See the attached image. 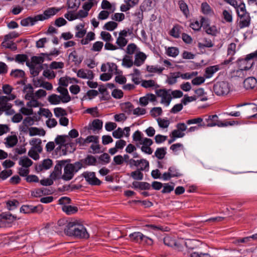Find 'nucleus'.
Masks as SVG:
<instances>
[{"instance_id": "f257e3e1", "label": "nucleus", "mask_w": 257, "mask_h": 257, "mask_svg": "<svg viewBox=\"0 0 257 257\" xmlns=\"http://www.w3.org/2000/svg\"><path fill=\"white\" fill-rule=\"evenodd\" d=\"M254 58L251 53L247 55L244 58H239L236 62L239 69L237 70L236 73L250 69L254 64Z\"/></svg>"}, {"instance_id": "f03ea898", "label": "nucleus", "mask_w": 257, "mask_h": 257, "mask_svg": "<svg viewBox=\"0 0 257 257\" xmlns=\"http://www.w3.org/2000/svg\"><path fill=\"white\" fill-rule=\"evenodd\" d=\"M213 88L215 94L218 96H224L229 93L231 86L227 81H221L215 83Z\"/></svg>"}, {"instance_id": "7ed1b4c3", "label": "nucleus", "mask_w": 257, "mask_h": 257, "mask_svg": "<svg viewBox=\"0 0 257 257\" xmlns=\"http://www.w3.org/2000/svg\"><path fill=\"white\" fill-rule=\"evenodd\" d=\"M19 218L17 216L12 215L10 212H2L0 214L1 227H10L15 221Z\"/></svg>"}, {"instance_id": "20e7f679", "label": "nucleus", "mask_w": 257, "mask_h": 257, "mask_svg": "<svg viewBox=\"0 0 257 257\" xmlns=\"http://www.w3.org/2000/svg\"><path fill=\"white\" fill-rule=\"evenodd\" d=\"M82 167V164L79 162L74 164H68L64 167V174L61 177H73Z\"/></svg>"}, {"instance_id": "39448f33", "label": "nucleus", "mask_w": 257, "mask_h": 257, "mask_svg": "<svg viewBox=\"0 0 257 257\" xmlns=\"http://www.w3.org/2000/svg\"><path fill=\"white\" fill-rule=\"evenodd\" d=\"M44 210L43 205L39 204L37 206L32 205H23L20 208V211L25 214H40Z\"/></svg>"}, {"instance_id": "423d86ee", "label": "nucleus", "mask_w": 257, "mask_h": 257, "mask_svg": "<svg viewBox=\"0 0 257 257\" xmlns=\"http://www.w3.org/2000/svg\"><path fill=\"white\" fill-rule=\"evenodd\" d=\"M205 121L206 123L203 121L199 125L201 127H212L216 125L221 127L220 123H221V121L218 119V116L216 114L207 116V117L205 118Z\"/></svg>"}, {"instance_id": "0eeeda50", "label": "nucleus", "mask_w": 257, "mask_h": 257, "mask_svg": "<svg viewBox=\"0 0 257 257\" xmlns=\"http://www.w3.org/2000/svg\"><path fill=\"white\" fill-rule=\"evenodd\" d=\"M74 234L73 238L74 239H88L89 237V234L88 233L85 227L79 223L76 230L74 232Z\"/></svg>"}, {"instance_id": "6e6552de", "label": "nucleus", "mask_w": 257, "mask_h": 257, "mask_svg": "<svg viewBox=\"0 0 257 257\" xmlns=\"http://www.w3.org/2000/svg\"><path fill=\"white\" fill-rule=\"evenodd\" d=\"M79 223L76 221L69 222L66 228L64 229L65 234L69 237H73L74 232L77 229Z\"/></svg>"}, {"instance_id": "1a4fd4ad", "label": "nucleus", "mask_w": 257, "mask_h": 257, "mask_svg": "<svg viewBox=\"0 0 257 257\" xmlns=\"http://www.w3.org/2000/svg\"><path fill=\"white\" fill-rule=\"evenodd\" d=\"M132 187L136 190H150L151 185L150 183L146 182L134 181Z\"/></svg>"}, {"instance_id": "9d476101", "label": "nucleus", "mask_w": 257, "mask_h": 257, "mask_svg": "<svg viewBox=\"0 0 257 257\" xmlns=\"http://www.w3.org/2000/svg\"><path fill=\"white\" fill-rule=\"evenodd\" d=\"M52 165V161L50 159H44L41 164L36 165V170L39 172L43 169L48 170Z\"/></svg>"}, {"instance_id": "9b49d317", "label": "nucleus", "mask_w": 257, "mask_h": 257, "mask_svg": "<svg viewBox=\"0 0 257 257\" xmlns=\"http://www.w3.org/2000/svg\"><path fill=\"white\" fill-rule=\"evenodd\" d=\"M257 84V80L254 77H249L243 81V85L246 89H252Z\"/></svg>"}, {"instance_id": "f8f14e48", "label": "nucleus", "mask_w": 257, "mask_h": 257, "mask_svg": "<svg viewBox=\"0 0 257 257\" xmlns=\"http://www.w3.org/2000/svg\"><path fill=\"white\" fill-rule=\"evenodd\" d=\"M57 90L61 94L62 102L63 103H67L71 100V97L69 95L68 90L61 86H59Z\"/></svg>"}, {"instance_id": "ddd939ff", "label": "nucleus", "mask_w": 257, "mask_h": 257, "mask_svg": "<svg viewBox=\"0 0 257 257\" xmlns=\"http://www.w3.org/2000/svg\"><path fill=\"white\" fill-rule=\"evenodd\" d=\"M65 163L66 161L64 160L58 161L54 167V171L49 177H59V176L61 174L62 167L65 165Z\"/></svg>"}, {"instance_id": "4468645a", "label": "nucleus", "mask_w": 257, "mask_h": 257, "mask_svg": "<svg viewBox=\"0 0 257 257\" xmlns=\"http://www.w3.org/2000/svg\"><path fill=\"white\" fill-rule=\"evenodd\" d=\"M72 178H47L40 180V182L41 185L47 186L52 185L54 183V181H56L57 180L62 179L65 181H69Z\"/></svg>"}, {"instance_id": "2eb2a0df", "label": "nucleus", "mask_w": 257, "mask_h": 257, "mask_svg": "<svg viewBox=\"0 0 257 257\" xmlns=\"http://www.w3.org/2000/svg\"><path fill=\"white\" fill-rule=\"evenodd\" d=\"M120 108L123 112L130 115L133 113L134 106L131 102H125L120 104Z\"/></svg>"}, {"instance_id": "dca6fc26", "label": "nucleus", "mask_w": 257, "mask_h": 257, "mask_svg": "<svg viewBox=\"0 0 257 257\" xmlns=\"http://www.w3.org/2000/svg\"><path fill=\"white\" fill-rule=\"evenodd\" d=\"M53 192L49 189L42 188L36 189L31 193L32 196L35 197H41L42 195H47L52 194Z\"/></svg>"}, {"instance_id": "f3484780", "label": "nucleus", "mask_w": 257, "mask_h": 257, "mask_svg": "<svg viewBox=\"0 0 257 257\" xmlns=\"http://www.w3.org/2000/svg\"><path fill=\"white\" fill-rule=\"evenodd\" d=\"M137 168V170L141 172L142 171L148 172L149 170V162L145 159H141L139 161Z\"/></svg>"}, {"instance_id": "a211bd4d", "label": "nucleus", "mask_w": 257, "mask_h": 257, "mask_svg": "<svg viewBox=\"0 0 257 257\" xmlns=\"http://www.w3.org/2000/svg\"><path fill=\"white\" fill-rule=\"evenodd\" d=\"M178 4L180 11L182 12L184 16L186 18H188L190 13L187 4L183 0H180L178 1Z\"/></svg>"}, {"instance_id": "6ab92c4d", "label": "nucleus", "mask_w": 257, "mask_h": 257, "mask_svg": "<svg viewBox=\"0 0 257 257\" xmlns=\"http://www.w3.org/2000/svg\"><path fill=\"white\" fill-rule=\"evenodd\" d=\"M62 210L67 215H68L75 214L78 211V209L77 206L68 205L63 206L62 207Z\"/></svg>"}, {"instance_id": "aec40b11", "label": "nucleus", "mask_w": 257, "mask_h": 257, "mask_svg": "<svg viewBox=\"0 0 257 257\" xmlns=\"http://www.w3.org/2000/svg\"><path fill=\"white\" fill-rule=\"evenodd\" d=\"M128 237L131 241L141 244L143 233L141 232H134L130 234Z\"/></svg>"}, {"instance_id": "412c9836", "label": "nucleus", "mask_w": 257, "mask_h": 257, "mask_svg": "<svg viewBox=\"0 0 257 257\" xmlns=\"http://www.w3.org/2000/svg\"><path fill=\"white\" fill-rule=\"evenodd\" d=\"M219 70L218 65L209 66L206 68L205 71V76L206 78L211 77L213 75Z\"/></svg>"}, {"instance_id": "4be33fe9", "label": "nucleus", "mask_w": 257, "mask_h": 257, "mask_svg": "<svg viewBox=\"0 0 257 257\" xmlns=\"http://www.w3.org/2000/svg\"><path fill=\"white\" fill-rule=\"evenodd\" d=\"M76 143H68L64 145L65 149L62 150L63 155H66L67 153H73L76 150Z\"/></svg>"}, {"instance_id": "5701e85b", "label": "nucleus", "mask_w": 257, "mask_h": 257, "mask_svg": "<svg viewBox=\"0 0 257 257\" xmlns=\"http://www.w3.org/2000/svg\"><path fill=\"white\" fill-rule=\"evenodd\" d=\"M235 8L236 9L237 15L240 19H242L243 16H245L246 15H249L246 12L245 4L243 3H241L239 6L237 5V7Z\"/></svg>"}, {"instance_id": "b1692460", "label": "nucleus", "mask_w": 257, "mask_h": 257, "mask_svg": "<svg viewBox=\"0 0 257 257\" xmlns=\"http://www.w3.org/2000/svg\"><path fill=\"white\" fill-rule=\"evenodd\" d=\"M61 10V8H49L46 10L43 14L45 15L46 18L48 19L51 16L55 15L56 13L59 12Z\"/></svg>"}, {"instance_id": "393cba45", "label": "nucleus", "mask_w": 257, "mask_h": 257, "mask_svg": "<svg viewBox=\"0 0 257 257\" xmlns=\"http://www.w3.org/2000/svg\"><path fill=\"white\" fill-rule=\"evenodd\" d=\"M30 136L36 135L45 136L46 132L43 129H40L36 127H31L29 128Z\"/></svg>"}, {"instance_id": "a878e982", "label": "nucleus", "mask_w": 257, "mask_h": 257, "mask_svg": "<svg viewBox=\"0 0 257 257\" xmlns=\"http://www.w3.org/2000/svg\"><path fill=\"white\" fill-rule=\"evenodd\" d=\"M19 164L24 168H28L33 164V161L27 156L21 157Z\"/></svg>"}, {"instance_id": "bb28decb", "label": "nucleus", "mask_w": 257, "mask_h": 257, "mask_svg": "<svg viewBox=\"0 0 257 257\" xmlns=\"http://www.w3.org/2000/svg\"><path fill=\"white\" fill-rule=\"evenodd\" d=\"M103 122L99 119H95L92 122V125H89L88 130L93 129L94 131L96 130H101L102 127Z\"/></svg>"}, {"instance_id": "cd10ccee", "label": "nucleus", "mask_w": 257, "mask_h": 257, "mask_svg": "<svg viewBox=\"0 0 257 257\" xmlns=\"http://www.w3.org/2000/svg\"><path fill=\"white\" fill-rule=\"evenodd\" d=\"M175 183L172 182H170L168 183H164L163 185V189L161 191L162 193H170L174 190L175 187Z\"/></svg>"}, {"instance_id": "c85d7f7f", "label": "nucleus", "mask_w": 257, "mask_h": 257, "mask_svg": "<svg viewBox=\"0 0 257 257\" xmlns=\"http://www.w3.org/2000/svg\"><path fill=\"white\" fill-rule=\"evenodd\" d=\"M201 12L203 14L206 15H212L214 14L213 10L206 2L202 3Z\"/></svg>"}, {"instance_id": "c756f323", "label": "nucleus", "mask_w": 257, "mask_h": 257, "mask_svg": "<svg viewBox=\"0 0 257 257\" xmlns=\"http://www.w3.org/2000/svg\"><path fill=\"white\" fill-rule=\"evenodd\" d=\"M242 19V20H240L239 23L240 28L242 29L249 27L251 20L249 15H246V16H243Z\"/></svg>"}, {"instance_id": "7c9ffc66", "label": "nucleus", "mask_w": 257, "mask_h": 257, "mask_svg": "<svg viewBox=\"0 0 257 257\" xmlns=\"http://www.w3.org/2000/svg\"><path fill=\"white\" fill-rule=\"evenodd\" d=\"M48 100L51 104L56 105L59 104L61 101H62V98L61 96L53 94L49 96Z\"/></svg>"}, {"instance_id": "2f4dec72", "label": "nucleus", "mask_w": 257, "mask_h": 257, "mask_svg": "<svg viewBox=\"0 0 257 257\" xmlns=\"http://www.w3.org/2000/svg\"><path fill=\"white\" fill-rule=\"evenodd\" d=\"M180 26L176 25L170 30L169 34L175 38H179L180 35Z\"/></svg>"}, {"instance_id": "473e14b6", "label": "nucleus", "mask_w": 257, "mask_h": 257, "mask_svg": "<svg viewBox=\"0 0 257 257\" xmlns=\"http://www.w3.org/2000/svg\"><path fill=\"white\" fill-rule=\"evenodd\" d=\"M7 141V145L9 147H13L15 146L18 143V139L16 136H10L8 137L6 139Z\"/></svg>"}, {"instance_id": "72a5a7b5", "label": "nucleus", "mask_w": 257, "mask_h": 257, "mask_svg": "<svg viewBox=\"0 0 257 257\" xmlns=\"http://www.w3.org/2000/svg\"><path fill=\"white\" fill-rule=\"evenodd\" d=\"M172 75L168 77L167 80V83L170 85L175 84L177 81V78L180 77V72L171 73Z\"/></svg>"}, {"instance_id": "f704fd0d", "label": "nucleus", "mask_w": 257, "mask_h": 257, "mask_svg": "<svg viewBox=\"0 0 257 257\" xmlns=\"http://www.w3.org/2000/svg\"><path fill=\"white\" fill-rule=\"evenodd\" d=\"M164 244L169 247H173L176 245V242L175 239L169 236H166L163 238Z\"/></svg>"}, {"instance_id": "c9c22d12", "label": "nucleus", "mask_w": 257, "mask_h": 257, "mask_svg": "<svg viewBox=\"0 0 257 257\" xmlns=\"http://www.w3.org/2000/svg\"><path fill=\"white\" fill-rule=\"evenodd\" d=\"M85 179L86 181V185L99 186L102 183V182L98 178H85Z\"/></svg>"}, {"instance_id": "e433bc0d", "label": "nucleus", "mask_w": 257, "mask_h": 257, "mask_svg": "<svg viewBox=\"0 0 257 257\" xmlns=\"http://www.w3.org/2000/svg\"><path fill=\"white\" fill-rule=\"evenodd\" d=\"M179 49L177 47H169L166 50L167 55L172 57H176L179 54Z\"/></svg>"}, {"instance_id": "4c0bfd02", "label": "nucleus", "mask_w": 257, "mask_h": 257, "mask_svg": "<svg viewBox=\"0 0 257 257\" xmlns=\"http://www.w3.org/2000/svg\"><path fill=\"white\" fill-rule=\"evenodd\" d=\"M19 204V202L16 199L9 200L7 202V207L9 210H12L17 208Z\"/></svg>"}, {"instance_id": "58836bf2", "label": "nucleus", "mask_w": 257, "mask_h": 257, "mask_svg": "<svg viewBox=\"0 0 257 257\" xmlns=\"http://www.w3.org/2000/svg\"><path fill=\"white\" fill-rule=\"evenodd\" d=\"M252 240H257V233L253 234L249 236L237 239L238 243H248Z\"/></svg>"}, {"instance_id": "ea45409f", "label": "nucleus", "mask_w": 257, "mask_h": 257, "mask_svg": "<svg viewBox=\"0 0 257 257\" xmlns=\"http://www.w3.org/2000/svg\"><path fill=\"white\" fill-rule=\"evenodd\" d=\"M164 70V68L158 67V66H148L147 67V70L150 73H158L161 74L162 71Z\"/></svg>"}, {"instance_id": "a19ab883", "label": "nucleus", "mask_w": 257, "mask_h": 257, "mask_svg": "<svg viewBox=\"0 0 257 257\" xmlns=\"http://www.w3.org/2000/svg\"><path fill=\"white\" fill-rule=\"evenodd\" d=\"M2 46L6 48L10 49L12 51H16L17 49L16 44L13 42L4 40L2 43Z\"/></svg>"}, {"instance_id": "79ce46f5", "label": "nucleus", "mask_w": 257, "mask_h": 257, "mask_svg": "<svg viewBox=\"0 0 257 257\" xmlns=\"http://www.w3.org/2000/svg\"><path fill=\"white\" fill-rule=\"evenodd\" d=\"M35 24V23L32 17H28L21 21V25L24 27H27L29 25L33 26Z\"/></svg>"}, {"instance_id": "37998d69", "label": "nucleus", "mask_w": 257, "mask_h": 257, "mask_svg": "<svg viewBox=\"0 0 257 257\" xmlns=\"http://www.w3.org/2000/svg\"><path fill=\"white\" fill-rule=\"evenodd\" d=\"M128 42V40L125 38H123L118 36L117 37L116 44L119 48L122 49L125 46Z\"/></svg>"}, {"instance_id": "c03bdc74", "label": "nucleus", "mask_w": 257, "mask_h": 257, "mask_svg": "<svg viewBox=\"0 0 257 257\" xmlns=\"http://www.w3.org/2000/svg\"><path fill=\"white\" fill-rule=\"evenodd\" d=\"M18 173L21 177H37L36 175H29V168H24L23 167H21L19 169Z\"/></svg>"}, {"instance_id": "a18cd8bd", "label": "nucleus", "mask_w": 257, "mask_h": 257, "mask_svg": "<svg viewBox=\"0 0 257 257\" xmlns=\"http://www.w3.org/2000/svg\"><path fill=\"white\" fill-rule=\"evenodd\" d=\"M117 26V24L113 21H109L105 24L103 29L109 31L114 30Z\"/></svg>"}, {"instance_id": "49530a36", "label": "nucleus", "mask_w": 257, "mask_h": 257, "mask_svg": "<svg viewBox=\"0 0 257 257\" xmlns=\"http://www.w3.org/2000/svg\"><path fill=\"white\" fill-rule=\"evenodd\" d=\"M203 122V118L200 117H198L188 119L186 120V123L188 125H190L192 124H198L197 126L201 127V126H200L199 125L201 124Z\"/></svg>"}, {"instance_id": "de8ad7c7", "label": "nucleus", "mask_w": 257, "mask_h": 257, "mask_svg": "<svg viewBox=\"0 0 257 257\" xmlns=\"http://www.w3.org/2000/svg\"><path fill=\"white\" fill-rule=\"evenodd\" d=\"M169 171L170 172V175L171 177H180L183 175V174L179 170L177 169L174 166L170 167L169 168Z\"/></svg>"}, {"instance_id": "09e8293b", "label": "nucleus", "mask_w": 257, "mask_h": 257, "mask_svg": "<svg viewBox=\"0 0 257 257\" xmlns=\"http://www.w3.org/2000/svg\"><path fill=\"white\" fill-rule=\"evenodd\" d=\"M2 107L3 108V111H5L6 114L7 115H12L15 113V111L11 109L12 105L10 103L7 102L5 104L3 105Z\"/></svg>"}, {"instance_id": "8fccbe9b", "label": "nucleus", "mask_w": 257, "mask_h": 257, "mask_svg": "<svg viewBox=\"0 0 257 257\" xmlns=\"http://www.w3.org/2000/svg\"><path fill=\"white\" fill-rule=\"evenodd\" d=\"M54 112L55 115L57 117H59L60 116L63 117L65 115H67V112L66 110L61 107H56L54 109Z\"/></svg>"}, {"instance_id": "3c124183", "label": "nucleus", "mask_w": 257, "mask_h": 257, "mask_svg": "<svg viewBox=\"0 0 257 257\" xmlns=\"http://www.w3.org/2000/svg\"><path fill=\"white\" fill-rule=\"evenodd\" d=\"M204 43L202 44L201 43H199L198 44V46L199 48H211L214 45V44L212 42L211 40L207 39L205 38L204 39Z\"/></svg>"}, {"instance_id": "603ef678", "label": "nucleus", "mask_w": 257, "mask_h": 257, "mask_svg": "<svg viewBox=\"0 0 257 257\" xmlns=\"http://www.w3.org/2000/svg\"><path fill=\"white\" fill-rule=\"evenodd\" d=\"M10 75L11 76H14V77H20L23 78L25 77V72L21 69H16L15 70H12L11 72Z\"/></svg>"}, {"instance_id": "864d4df0", "label": "nucleus", "mask_w": 257, "mask_h": 257, "mask_svg": "<svg viewBox=\"0 0 257 257\" xmlns=\"http://www.w3.org/2000/svg\"><path fill=\"white\" fill-rule=\"evenodd\" d=\"M133 64V60L127 56H125L122 59V65L125 67L130 68Z\"/></svg>"}, {"instance_id": "5fc2aeb1", "label": "nucleus", "mask_w": 257, "mask_h": 257, "mask_svg": "<svg viewBox=\"0 0 257 257\" xmlns=\"http://www.w3.org/2000/svg\"><path fill=\"white\" fill-rule=\"evenodd\" d=\"M83 162L88 165H93L96 162V158L91 155H88L87 157L83 160Z\"/></svg>"}, {"instance_id": "6e6d98bb", "label": "nucleus", "mask_w": 257, "mask_h": 257, "mask_svg": "<svg viewBox=\"0 0 257 257\" xmlns=\"http://www.w3.org/2000/svg\"><path fill=\"white\" fill-rule=\"evenodd\" d=\"M103 46V43L101 41L95 42L91 49V50L94 52H99L101 50Z\"/></svg>"}, {"instance_id": "4d7b16f0", "label": "nucleus", "mask_w": 257, "mask_h": 257, "mask_svg": "<svg viewBox=\"0 0 257 257\" xmlns=\"http://www.w3.org/2000/svg\"><path fill=\"white\" fill-rule=\"evenodd\" d=\"M83 181V179H81L80 182L78 184H73V182H71L70 184V191H74L77 190H80L82 187H84V184L82 183Z\"/></svg>"}, {"instance_id": "13d9d810", "label": "nucleus", "mask_w": 257, "mask_h": 257, "mask_svg": "<svg viewBox=\"0 0 257 257\" xmlns=\"http://www.w3.org/2000/svg\"><path fill=\"white\" fill-rule=\"evenodd\" d=\"M157 121L159 126L161 128H167L170 124V121L164 118H158Z\"/></svg>"}, {"instance_id": "bf43d9fd", "label": "nucleus", "mask_w": 257, "mask_h": 257, "mask_svg": "<svg viewBox=\"0 0 257 257\" xmlns=\"http://www.w3.org/2000/svg\"><path fill=\"white\" fill-rule=\"evenodd\" d=\"M102 39L106 42H112L113 38L111 35L105 31H102L100 34Z\"/></svg>"}, {"instance_id": "052dcab7", "label": "nucleus", "mask_w": 257, "mask_h": 257, "mask_svg": "<svg viewBox=\"0 0 257 257\" xmlns=\"http://www.w3.org/2000/svg\"><path fill=\"white\" fill-rule=\"evenodd\" d=\"M236 45L234 43H231L228 45L227 48V55L233 56L236 53Z\"/></svg>"}, {"instance_id": "680f3d73", "label": "nucleus", "mask_w": 257, "mask_h": 257, "mask_svg": "<svg viewBox=\"0 0 257 257\" xmlns=\"http://www.w3.org/2000/svg\"><path fill=\"white\" fill-rule=\"evenodd\" d=\"M183 146L181 143H176L173 144L170 147V149L173 152L175 155H178V151L181 150L183 149Z\"/></svg>"}, {"instance_id": "e2e57ef3", "label": "nucleus", "mask_w": 257, "mask_h": 257, "mask_svg": "<svg viewBox=\"0 0 257 257\" xmlns=\"http://www.w3.org/2000/svg\"><path fill=\"white\" fill-rule=\"evenodd\" d=\"M28 59V56L26 54H17L15 57V61L20 63H24Z\"/></svg>"}, {"instance_id": "0e129e2a", "label": "nucleus", "mask_w": 257, "mask_h": 257, "mask_svg": "<svg viewBox=\"0 0 257 257\" xmlns=\"http://www.w3.org/2000/svg\"><path fill=\"white\" fill-rule=\"evenodd\" d=\"M141 243H144L148 245H153L154 244V240L151 238L146 236L143 234L142 239L141 240Z\"/></svg>"}, {"instance_id": "69168bd1", "label": "nucleus", "mask_w": 257, "mask_h": 257, "mask_svg": "<svg viewBox=\"0 0 257 257\" xmlns=\"http://www.w3.org/2000/svg\"><path fill=\"white\" fill-rule=\"evenodd\" d=\"M69 222L70 221L65 218H61L58 220L57 222V225L60 227L61 229H63L64 231V229L66 228V226H67Z\"/></svg>"}, {"instance_id": "338daca9", "label": "nucleus", "mask_w": 257, "mask_h": 257, "mask_svg": "<svg viewBox=\"0 0 257 257\" xmlns=\"http://www.w3.org/2000/svg\"><path fill=\"white\" fill-rule=\"evenodd\" d=\"M161 97L162 99L161 102L166 103V106H168L170 104L172 98L171 95L168 93H167V94H164Z\"/></svg>"}, {"instance_id": "774afa93", "label": "nucleus", "mask_w": 257, "mask_h": 257, "mask_svg": "<svg viewBox=\"0 0 257 257\" xmlns=\"http://www.w3.org/2000/svg\"><path fill=\"white\" fill-rule=\"evenodd\" d=\"M111 95L114 98L120 99L123 97V93L121 90L115 89L112 91Z\"/></svg>"}]
</instances>
